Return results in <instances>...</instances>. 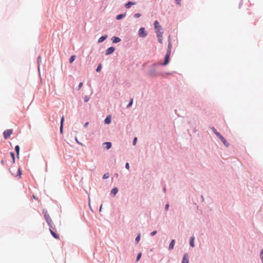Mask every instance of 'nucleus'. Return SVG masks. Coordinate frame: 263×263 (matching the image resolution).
<instances>
[{"mask_svg":"<svg viewBox=\"0 0 263 263\" xmlns=\"http://www.w3.org/2000/svg\"><path fill=\"white\" fill-rule=\"evenodd\" d=\"M168 207H169V205H168V204H166L165 205V210H168Z\"/></svg>","mask_w":263,"mask_h":263,"instance_id":"41","label":"nucleus"},{"mask_svg":"<svg viewBox=\"0 0 263 263\" xmlns=\"http://www.w3.org/2000/svg\"><path fill=\"white\" fill-rule=\"evenodd\" d=\"M260 257L262 259V261L263 262V249L261 250V251L260 252Z\"/></svg>","mask_w":263,"mask_h":263,"instance_id":"38","label":"nucleus"},{"mask_svg":"<svg viewBox=\"0 0 263 263\" xmlns=\"http://www.w3.org/2000/svg\"><path fill=\"white\" fill-rule=\"evenodd\" d=\"M107 38V35H103V36H102L98 41V42L99 43H101L103 41H104L105 40H106V39Z\"/></svg>","mask_w":263,"mask_h":263,"instance_id":"15","label":"nucleus"},{"mask_svg":"<svg viewBox=\"0 0 263 263\" xmlns=\"http://www.w3.org/2000/svg\"><path fill=\"white\" fill-rule=\"evenodd\" d=\"M155 29H158L161 26L159 25V22L157 21H155L154 23Z\"/></svg>","mask_w":263,"mask_h":263,"instance_id":"17","label":"nucleus"},{"mask_svg":"<svg viewBox=\"0 0 263 263\" xmlns=\"http://www.w3.org/2000/svg\"><path fill=\"white\" fill-rule=\"evenodd\" d=\"M176 3L177 5H178L179 6H181V0H175Z\"/></svg>","mask_w":263,"mask_h":263,"instance_id":"35","label":"nucleus"},{"mask_svg":"<svg viewBox=\"0 0 263 263\" xmlns=\"http://www.w3.org/2000/svg\"><path fill=\"white\" fill-rule=\"evenodd\" d=\"M111 122V118L110 117H107L104 120V122L105 124H109Z\"/></svg>","mask_w":263,"mask_h":263,"instance_id":"19","label":"nucleus"},{"mask_svg":"<svg viewBox=\"0 0 263 263\" xmlns=\"http://www.w3.org/2000/svg\"><path fill=\"white\" fill-rule=\"evenodd\" d=\"M138 34L141 37H145L147 33L144 28L141 27L138 31Z\"/></svg>","mask_w":263,"mask_h":263,"instance_id":"3","label":"nucleus"},{"mask_svg":"<svg viewBox=\"0 0 263 263\" xmlns=\"http://www.w3.org/2000/svg\"><path fill=\"white\" fill-rule=\"evenodd\" d=\"M15 150L16 152V154H17V157H18V155H19V152H20V147L18 145H16L15 146Z\"/></svg>","mask_w":263,"mask_h":263,"instance_id":"23","label":"nucleus"},{"mask_svg":"<svg viewBox=\"0 0 263 263\" xmlns=\"http://www.w3.org/2000/svg\"><path fill=\"white\" fill-rule=\"evenodd\" d=\"M12 132H13V130L12 129H7V130H5L3 133L4 138L5 139H7L8 137H9L11 136V135L12 134Z\"/></svg>","mask_w":263,"mask_h":263,"instance_id":"5","label":"nucleus"},{"mask_svg":"<svg viewBox=\"0 0 263 263\" xmlns=\"http://www.w3.org/2000/svg\"><path fill=\"white\" fill-rule=\"evenodd\" d=\"M43 213L44 214V217H45V218L46 220V222L47 223H48V224L49 226V227L50 228H52V221L50 217V216L48 215V214L47 213V212L46 211L45 212L44 211H43Z\"/></svg>","mask_w":263,"mask_h":263,"instance_id":"2","label":"nucleus"},{"mask_svg":"<svg viewBox=\"0 0 263 263\" xmlns=\"http://www.w3.org/2000/svg\"><path fill=\"white\" fill-rule=\"evenodd\" d=\"M111 40H112L113 43H117L120 42L121 39L119 37H118L114 36V37H112Z\"/></svg>","mask_w":263,"mask_h":263,"instance_id":"10","label":"nucleus"},{"mask_svg":"<svg viewBox=\"0 0 263 263\" xmlns=\"http://www.w3.org/2000/svg\"><path fill=\"white\" fill-rule=\"evenodd\" d=\"M88 122H86V123L84 124V127H87V125H88Z\"/></svg>","mask_w":263,"mask_h":263,"instance_id":"42","label":"nucleus"},{"mask_svg":"<svg viewBox=\"0 0 263 263\" xmlns=\"http://www.w3.org/2000/svg\"><path fill=\"white\" fill-rule=\"evenodd\" d=\"M175 241L174 239L172 240L171 243H170L168 249L171 250H173L175 245Z\"/></svg>","mask_w":263,"mask_h":263,"instance_id":"11","label":"nucleus"},{"mask_svg":"<svg viewBox=\"0 0 263 263\" xmlns=\"http://www.w3.org/2000/svg\"><path fill=\"white\" fill-rule=\"evenodd\" d=\"M213 132L217 135V136L220 138L221 137H222V136H221L220 135V134L219 133H218V132H217V130L214 128H213Z\"/></svg>","mask_w":263,"mask_h":263,"instance_id":"21","label":"nucleus"},{"mask_svg":"<svg viewBox=\"0 0 263 263\" xmlns=\"http://www.w3.org/2000/svg\"><path fill=\"white\" fill-rule=\"evenodd\" d=\"M140 239V234H139L137 237L136 238V241L137 243H138Z\"/></svg>","mask_w":263,"mask_h":263,"instance_id":"32","label":"nucleus"},{"mask_svg":"<svg viewBox=\"0 0 263 263\" xmlns=\"http://www.w3.org/2000/svg\"><path fill=\"white\" fill-rule=\"evenodd\" d=\"M156 233H157V231H154L152 232L151 233V236H154Z\"/></svg>","mask_w":263,"mask_h":263,"instance_id":"37","label":"nucleus"},{"mask_svg":"<svg viewBox=\"0 0 263 263\" xmlns=\"http://www.w3.org/2000/svg\"><path fill=\"white\" fill-rule=\"evenodd\" d=\"M1 163H2V164H4V161L3 160H2L1 161Z\"/></svg>","mask_w":263,"mask_h":263,"instance_id":"44","label":"nucleus"},{"mask_svg":"<svg viewBox=\"0 0 263 263\" xmlns=\"http://www.w3.org/2000/svg\"><path fill=\"white\" fill-rule=\"evenodd\" d=\"M141 255H142V253H139L138 254L137 257V258H136V261H137H137H138L140 260V258H141Z\"/></svg>","mask_w":263,"mask_h":263,"instance_id":"27","label":"nucleus"},{"mask_svg":"<svg viewBox=\"0 0 263 263\" xmlns=\"http://www.w3.org/2000/svg\"><path fill=\"white\" fill-rule=\"evenodd\" d=\"M170 54H171V53H170V51H167L166 54L165 56L164 62L163 63L160 64L161 65L165 66V65H166L168 63L169 61H170Z\"/></svg>","mask_w":263,"mask_h":263,"instance_id":"4","label":"nucleus"},{"mask_svg":"<svg viewBox=\"0 0 263 263\" xmlns=\"http://www.w3.org/2000/svg\"><path fill=\"white\" fill-rule=\"evenodd\" d=\"M162 36L163 35L157 36L158 37V42L161 44L162 43Z\"/></svg>","mask_w":263,"mask_h":263,"instance_id":"26","label":"nucleus"},{"mask_svg":"<svg viewBox=\"0 0 263 263\" xmlns=\"http://www.w3.org/2000/svg\"><path fill=\"white\" fill-rule=\"evenodd\" d=\"M124 14H119L117 16V17H116V19L119 20H120L121 18H122L123 17H124Z\"/></svg>","mask_w":263,"mask_h":263,"instance_id":"24","label":"nucleus"},{"mask_svg":"<svg viewBox=\"0 0 263 263\" xmlns=\"http://www.w3.org/2000/svg\"><path fill=\"white\" fill-rule=\"evenodd\" d=\"M182 263H189V255L187 253L184 254Z\"/></svg>","mask_w":263,"mask_h":263,"instance_id":"8","label":"nucleus"},{"mask_svg":"<svg viewBox=\"0 0 263 263\" xmlns=\"http://www.w3.org/2000/svg\"><path fill=\"white\" fill-rule=\"evenodd\" d=\"M221 141L222 142V143H223L224 145H225L226 146H229V143H228V142L226 141V140L224 138V137L223 136L221 137L220 138H219Z\"/></svg>","mask_w":263,"mask_h":263,"instance_id":"14","label":"nucleus"},{"mask_svg":"<svg viewBox=\"0 0 263 263\" xmlns=\"http://www.w3.org/2000/svg\"><path fill=\"white\" fill-rule=\"evenodd\" d=\"M125 167L126 169H127L128 170H129V163H126L125 164Z\"/></svg>","mask_w":263,"mask_h":263,"instance_id":"39","label":"nucleus"},{"mask_svg":"<svg viewBox=\"0 0 263 263\" xmlns=\"http://www.w3.org/2000/svg\"><path fill=\"white\" fill-rule=\"evenodd\" d=\"M89 100V97L86 96L85 97H84V101L85 102H87Z\"/></svg>","mask_w":263,"mask_h":263,"instance_id":"31","label":"nucleus"},{"mask_svg":"<svg viewBox=\"0 0 263 263\" xmlns=\"http://www.w3.org/2000/svg\"><path fill=\"white\" fill-rule=\"evenodd\" d=\"M135 4H136V3H135V2H129L125 4V6L126 8L128 9L131 7V6L134 5Z\"/></svg>","mask_w":263,"mask_h":263,"instance_id":"13","label":"nucleus"},{"mask_svg":"<svg viewBox=\"0 0 263 263\" xmlns=\"http://www.w3.org/2000/svg\"><path fill=\"white\" fill-rule=\"evenodd\" d=\"M118 188L114 187L111 191V194L113 196H115L116 195V194L118 193Z\"/></svg>","mask_w":263,"mask_h":263,"instance_id":"12","label":"nucleus"},{"mask_svg":"<svg viewBox=\"0 0 263 263\" xmlns=\"http://www.w3.org/2000/svg\"><path fill=\"white\" fill-rule=\"evenodd\" d=\"M115 50V48L114 47H110L108 48L106 51V55H109L111 54Z\"/></svg>","mask_w":263,"mask_h":263,"instance_id":"7","label":"nucleus"},{"mask_svg":"<svg viewBox=\"0 0 263 263\" xmlns=\"http://www.w3.org/2000/svg\"><path fill=\"white\" fill-rule=\"evenodd\" d=\"M10 172L14 177L20 178L21 177L22 172L19 167L12 166L10 168Z\"/></svg>","mask_w":263,"mask_h":263,"instance_id":"1","label":"nucleus"},{"mask_svg":"<svg viewBox=\"0 0 263 263\" xmlns=\"http://www.w3.org/2000/svg\"><path fill=\"white\" fill-rule=\"evenodd\" d=\"M190 244L192 247H194V237H192L191 238Z\"/></svg>","mask_w":263,"mask_h":263,"instance_id":"20","label":"nucleus"},{"mask_svg":"<svg viewBox=\"0 0 263 263\" xmlns=\"http://www.w3.org/2000/svg\"><path fill=\"white\" fill-rule=\"evenodd\" d=\"M109 177V174L108 173H106L103 176V179H107Z\"/></svg>","mask_w":263,"mask_h":263,"instance_id":"30","label":"nucleus"},{"mask_svg":"<svg viewBox=\"0 0 263 263\" xmlns=\"http://www.w3.org/2000/svg\"><path fill=\"white\" fill-rule=\"evenodd\" d=\"M155 30H156L157 36L163 35V32L162 28L161 27H159L158 29H156Z\"/></svg>","mask_w":263,"mask_h":263,"instance_id":"6","label":"nucleus"},{"mask_svg":"<svg viewBox=\"0 0 263 263\" xmlns=\"http://www.w3.org/2000/svg\"><path fill=\"white\" fill-rule=\"evenodd\" d=\"M133 99H131V101H130V102L129 103V104H128L127 105V107H130L132 106V104H133Z\"/></svg>","mask_w":263,"mask_h":263,"instance_id":"36","label":"nucleus"},{"mask_svg":"<svg viewBox=\"0 0 263 263\" xmlns=\"http://www.w3.org/2000/svg\"><path fill=\"white\" fill-rule=\"evenodd\" d=\"M104 145L106 146V148L109 149L111 147V143L109 142L104 143Z\"/></svg>","mask_w":263,"mask_h":263,"instance_id":"16","label":"nucleus"},{"mask_svg":"<svg viewBox=\"0 0 263 263\" xmlns=\"http://www.w3.org/2000/svg\"><path fill=\"white\" fill-rule=\"evenodd\" d=\"M49 231H50V233L51 234V235H52V236L55 238V239H59V236L58 235H57V234H55L51 229V228L50 227V229H49Z\"/></svg>","mask_w":263,"mask_h":263,"instance_id":"9","label":"nucleus"},{"mask_svg":"<svg viewBox=\"0 0 263 263\" xmlns=\"http://www.w3.org/2000/svg\"><path fill=\"white\" fill-rule=\"evenodd\" d=\"M172 44L171 42H169L168 44V49L167 51H170V53H171Z\"/></svg>","mask_w":263,"mask_h":263,"instance_id":"25","label":"nucleus"},{"mask_svg":"<svg viewBox=\"0 0 263 263\" xmlns=\"http://www.w3.org/2000/svg\"><path fill=\"white\" fill-rule=\"evenodd\" d=\"M41 62V57H39L38 58V62Z\"/></svg>","mask_w":263,"mask_h":263,"instance_id":"43","label":"nucleus"},{"mask_svg":"<svg viewBox=\"0 0 263 263\" xmlns=\"http://www.w3.org/2000/svg\"><path fill=\"white\" fill-rule=\"evenodd\" d=\"M101 68H102V66L101 64H99L97 68V69H96L97 72H100Z\"/></svg>","mask_w":263,"mask_h":263,"instance_id":"29","label":"nucleus"},{"mask_svg":"<svg viewBox=\"0 0 263 263\" xmlns=\"http://www.w3.org/2000/svg\"><path fill=\"white\" fill-rule=\"evenodd\" d=\"M76 58V57L75 55H73L71 56V57L69 59L70 63H72L75 60Z\"/></svg>","mask_w":263,"mask_h":263,"instance_id":"22","label":"nucleus"},{"mask_svg":"<svg viewBox=\"0 0 263 263\" xmlns=\"http://www.w3.org/2000/svg\"><path fill=\"white\" fill-rule=\"evenodd\" d=\"M140 16H141V14L140 13H136L134 15V17L135 18H138V17H140Z\"/></svg>","mask_w":263,"mask_h":263,"instance_id":"33","label":"nucleus"},{"mask_svg":"<svg viewBox=\"0 0 263 263\" xmlns=\"http://www.w3.org/2000/svg\"><path fill=\"white\" fill-rule=\"evenodd\" d=\"M10 155H11V157H12L13 162L14 163V161H15V156H14V153L11 152V153H10Z\"/></svg>","mask_w":263,"mask_h":263,"instance_id":"28","label":"nucleus"},{"mask_svg":"<svg viewBox=\"0 0 263 263\" xmlns=\"http://www.w3.org/2000/svg\"><path fill=\"white\" fill-rule=\"evenodd\" d=\"M33 197L34 199H36L34 195H33Z\"/></svg>","mask_w":263,"mask_h":263,"instance_id":"45","label":"nucleus"},{"mask_svg":"<svg viewBox=\"0 0 263 263\" xmlns=\"http://www.w3.org/2000/svg\"><path fill=\"white\" fill-rule=\"evenodd\" d=\"M137 141V138L135 137L133 140V145H136Z\"/></svg>","mask_w":263,"mask_h":263,"instance_id":"34","label":"nucleus"},{"mask_svg":"<svg viewBox=\"0 0 263 263\" xmlns=\"http://www.w3.org/2000/svg\"><path fill=\"white\" fill-rule=\"evenodd\" d=\"M64 120V118L63 116L61 119V125H60V132L62 133L63 132V122Z\"/></svg>","mask_w":263,"mask_h":263,"instance_id":"18","label":"nucleus"},{"mask_svg":"<svg viewBox=\"0 0 263 263\" xmlns=\"http://www.w3.org/2000/svg\"><path fill=\"white\" fill-rule=\"evenodd\" d=\"M83 85V84L82 82L80 83L79 84V86H78V87H79L78 89H80L82 87Z\"/></svg>","mask_w":263,"mask_h":263,"instance_id":"40","label":"nucleus"}]
</instances>
